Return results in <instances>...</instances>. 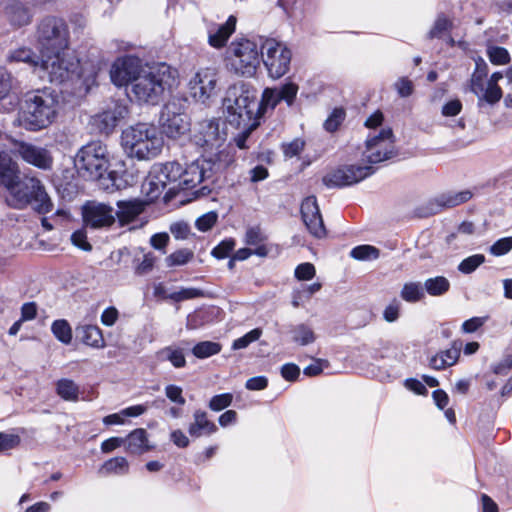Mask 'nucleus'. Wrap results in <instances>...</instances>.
Masks as SVG:
<instances>
[{
    "instance_id": "obj_1",
    "label": "nucleus",
    "mask_w": 512,
    "mask_h": 512,
    "mask_svg": "<svg viewBox=\"0 0 512 512\" xmlns=\"http://www.w3.org/2000/svg\"><path fill=\"white\" fill-rule=\"evenodd\" d=\"M59 97L51 88L29 91L24 95L18 113V120L28 131H40L50 126L56 119Z\"/></svg>"
},
{
    "instance_id": "obj_2",
    "label": "nucleus",
    "mask_w": 512,
    "mask_h": 512,
    "mask_svg": "<svg viewBox=\"0 0 512 512\" xmlns=\"http://www.w3.org/2000/svg\"><path fill=\"white\" fill-rule=\"evenodd\" d=\"M176 74L177 71L164 62L148 66L136 78L131 92L139 103L158 105L175 85Z\"/></svg>"
},
{
    "instance_id": "obj_3",
    "label": "nucleus",
    "mask_w": 512,
    "mask_h": 512,
    "mask_svg": "<svg viewBox=\"0 0 512 512\" xmlns=\"http://www.w3.org/2000/svg\"><path fill=\"white\" fill-rule=\"evenodd\" d=\"M226 121L235 128L249 125L257 128L260 124L256 115V90L247 83H239L230 87L223 101Z\"/></svg>"
},
{
    "instance_id": "obj_4",
    "label": "nucleus",
    "mask_w": 512,
    "mask_h": 512,
    "mask_svg": "<svg viewBox=\"0 0 512 512\" xmlns=\"http://www.w3.org/2000/svg\"><path fill=\"white\" fill-rule=\"evenodd\" d=\"M121 144L128 156L150 160L161 153L164 141L155 125L137 123L122 131Z\"/></svg>"
},
{
    "instance_id": "obj_5",
    "label": "nucleus",
    "mask_w": 512,
    "mask_h": 512,
    "mask_svg": "<svg viewBox=\"0 0 512 512\" xmlns=\"http://www.w3.org/2000/svg\"><path fill=\"white\" fill-rule=\"evenodd\" d=\"M5 188L9 192L7 202L13 208L22 209L30 205L39 214H47L53 209V203L43 184L35 177L21 179L18 174V178Z\"/></svg>"
},
{
    "instance_id": "obj_6",
    "label": "nucleus",
    "mask_w": 512,
    "mask_h": 512,
    "mask_svg": "<svg viewBox=\"0 0 512 512\" xmlns=\"http://www.w3.org/2000/svg\"><path fill=\"white\" fill-rule=\"evenodd\" d=\"M78 173L89 180H107L111 182L112 187L119 188L116 183V173L108 171L109 154L105 144L100 141L90 142L78 151L74 160Z\"/></svg>"
},
{
    "instance_id": "obj_7",
    "label": "nucleus",
    "mask_w": 512,
    "mask_h": 512,
    "mask_svg": "<svg viewBox=\"0 0 512 512\" xmlns=\"http://www.w3.org/2000/svg\"><path fill=\"white\" fill-rule=\"evenodd\" d=\"M225 63L237 76L254 77L261 63V46L247 38L234 39L226 50Z\"/></svg>"
},
{
    "instance_id": "obj_8",
    "label": "nucleus",
    "mask_w": 512,
    "mask_h": 512,
    "mask_svg": "<svg viewBox=\"0 0 512 512\" xmlns=\"http://www.w3.org/2000/svg\"><path fill=\"white\" fill-rule=\"evenodd\" d=\"M38 72L41 78L47 77L49 82L62 84L79 77L80 62L69 52H49L41 54Z\"/></svg>"
},
{
    "instance_id": "obj_9",
    "label": "nucleus",
    "mask_w": 512,
    "mask_h": 512,
    "mask_svg": "<svg viewBox=\"0 0 512 512\" xmlns=\"http://www.w3.org/2000/svg\"><path fill=\"white\" fill-rule=\"evenodd\" d=\"M36 40L40 53L69 49V28L64 19L46 16L37 25Z\"/></svg>"
},
{
    "instance_id": "obj_10",
    "label": "nucleus",
    "mask_w": 512,
    "mask_h": 512,
    "mask_svg": "<svg viewBox=\"0 0 512 512\" xmlns=\"http://www.w3.org/2000/svg\"><path fill=\"white\" fill-rule=\"evenodd\" d=\"M219 164L211 158H205L203 156L187 164L186 168L183 169L182 184L183 189H194L198 184L204 183L198 190L193 192L195 197L208 196L212 192V187L208 184L212 181Z\"/></svg>"
},
{
    "instance_id": "obj_11",
    "label": "nucleus",
    "mask_w": 512,
    "mask_h": 512,
    "mask_svg": "<svg viewBox=\"0 0 512 512\" xmlns=\"http://www.w3.org/2000/svg\"><path fill=\"white\" fill-rule=\"evenodd\" d=\"M261 61L267 69L269 77L279 79L290 69L292 52L282 42L273 38H260Z\"/></svg>"
},
{
    "instance_id": "obj_12",
    "label": "nucleus",
    "mask_w": 512,
    "mask_h": 512,
    "mask_svg": "<svg viewBox=\"0 0 512 512\" xmlns=\"http://www.w3.org/2000/svg\"><path fill=\"white\" fill-rule=\"evenodd\" d=\"M394 134L391 128H383L366 140L364 159L370 164H378L396 155Z\"/></svg>"
},
{
    "instance_id": "obj_13",
    "label": "nucleus",
    "mask_w": 512,
    "mask_h": 512,
    "mask_svg": "<svg viewBox=\"0 0 512 512\" xmlns=\"http://www.w3.org/2000/svg\"><path fill=\"white\" fill-rule=\"evenodd\" d=\"M159 124L169 138H178L190 129V122L182 106L176 101H170L161 109Z\"/></svg>"
},
{
    "instance_id": "obj_14",
    "label": "nucleus",
    "mask_w": 512,
    "mask_h": 512,
    "mask_svg": "<svg viewBox=\"0 0 512 512\" xmlns=\"http://www.w3.org/2000/svg\"><path fill=\"white\" fill-rule=\"evenodd\" d=\"M374 173L372 166L342 165L327 173L322 182L328 188H343L359 183Z\"/></svg>"
},
{
    "instance_id": "obj_15",
    "label": "nucleus",
    "mask_w": 512,
    "mask_h": 512,
    "mask_svg": "<svg viewBox=\"0 0 512 512\" xmlns=\"http://www.w3.org/2000/svg\"><path fill=\"white\" fill-rule=\"evenodd\" d=\"M472 198L470 190L448 191L429 199L416 209V215L427 218L442 212L444 209L453 208L469 201Z\"/></svg>"
},
{
    "instance_id": "obj_16",
    "label": "nucleus",
    "mask_w": 512,
    "mask_h": 512,
    "mask_svg": "<svg viewBox=\"0 0 512 512\" xmlns=\"http://www.w3.org/2000/svg\"><path fill=\"white\" fill-rule=\"evenodd\" d=\"M128 112V106L125 103L114 101L107 109L91 117V129L95 133L108 136L128 115Z\"/></svg>"
},
{
    "instance_id": "obj_17",
    "label": "nucleus",
    "mask_w": 512,
    "mask_h": 512,
    "mask_svg": "<svg viewBox=\"0 0 512 512\" xmlns=\"http://www.w3.org/2000/svg\"><path fill=\"white\" fill-rule=\"evenodd\" d=\"M143 70L139 57L126 55L114 61L110 70V78L118 87L127 86L129 83L133 85Z\"/></svg>"
},
{
    "instance_id": "obj_18",
    "label": "nucleus",
    "mask_w": 512,
    "mask_h": 512,
    "mask_svg": "<svg viewBox=\"0 0 512 512\" xmlns=\"http://www.w3.org/2000/svg\"><path fill=\"white\" fill-rule=\"evenodd\" d=\"M82 217L87 228H108L115 222V210L107 204L90 201L83 205Z\"/></svg>"
},
{
    "instance_id": "obj_19",
    "label": "nucleus",
    "mask_w": 512,
    "mask_h": 512,
    "mask_svg": "<svg viewBox=\"0 0 512 512\" xmlns=\"http://www.w3.org/2000/svg\"><path fill=\"white\" fill-rule=\"evenodd\" d=\"M153 168L157 172L161 179L167 186V191L164 194L163 200L165 203L170 202L174 199L180 191L183 189L182 175L183 167L177 161H171L166 163H160L153 165Z\"/></svg>"
},
{
    "instance_id": "obj_20",
    "label": "nucleus",
    "mask_w": 512,
    "mask_h": 512,
    "mask_svg": "<svg viewBox=\"0 0 512 512\" xmlns=\"http://www.w3.org/2000/svg\"><path fill=\"white\" fill-rule=\"evenodd\" d=\"M15 152L26 163L41 170H50L53 165V157L46 148L35 146L25 141H13Z\"/></svg>"
},
{
    "instance_id": "obj_21",
    "label": "nucleus",
    "mask_w": 512,
    "mask_h": 512,
    "mask_svg": "<svg viewBox=\"0 0 512 512\" xmlns=\"http://www.w3.org/2000/svg\"><path fill=\"white\" fill-rule=\"evenodd\" d=\"M217 83V71L215 68L200 69L190 80L189 87L192 96L205 103L215 92Z\"/></svg>"
},
{
    "instance_id": "obj_22",
    "label": "nucleus",
    "mask_w": 512,
    "mask_h": 512,
    "mask_svg": "<svg viewBox=\"0 0 512 512\" xmlns=\"http://www.w3.org/2000/svg\"><path fill=\"white\" fill-rule=\"evenodd\" d=\"M302 220L308 231L316 238H322L326 235L323 218L314 195L306 197L301 203Z\"/></svg>"
},
{
    "instance_id": "obj_23",
    "label": "nucleus",
    "mask_w": 512,
    "mask_h": 512,
    "mask_svg": "<svg viewBox=\"0 0 512 512\" xmlns=\"http://www.w3.org/2000/svg\"><path fill=\"white\" fill-rule=\"evenodd\" d=\"M194 139L195 143L205 150H213L218 149L225 141V133L220 132L217 122L210 120L200 124Z\"/></svg>"
},
{
    "instance_id": "obj_24",
    "label": "nucleus",
    "mask_w": 512,
    "mask_h": 512,
    "mask_svg": "<svg viewBox=\"0 0 512 512\" xmlns=\"http://www.w3.org/2000/svg\"><path fill=\"white\" fill-rule=\"evenodd\" d=\"M461 348L460 340L453 341L449 349L440 351L430 358V367L435 370H443L455 365L459 359Z\"/></svg>"
},
{
    "instance_id": "obj_25",
    "label": "nucleus",
    "mask_w": 512,
    "mask_h": 512,
    "mask_svg": "<svg viewBox=\"0 0 512 512\" xmlns=\"http://www.w3.org/2000/svg\"><path fill=\"white\" fill-rule=\"evenodd\" d=\"M194 421L188 427V433L193 438L211 435L217 432V425L208 419L207 412L197 409L193 413Z\"/></svg>"
},
{
    "instance_id": "obj_26",
    "label": "nucleus",
    "mask_w": 512,
    "mask_h": 512,
    "mask_svg": "<svg viewBox=\"0 0 512 512\" xmlns=\"http://www.w3.org/2000/svg\"><path fill=\"white\" fill-rule=\"evenodd\" d=\"M5 14L12 26L29 25L33 18L32 10L20 1H14L5 7Z\"/></svg>"
},
{
    "instance_id": "obj_27",
    "label": "nucleus",
    "mask_w": 512,
    "mask_h": 512,
    "mask_svg": "<svg viewBox=\"0 0 512 512\" xmlns=\"http://www.w3.org/2000/svg\"><path fill=\"white\" fill-rule=\"evenodd\" d=\"M236 28V17L231 15L227 21L217 27L215 31L210 30L208 43L214 48H222L226 45L229 37L234 33Z\"/></svg>"
},
{
    "instance_id": "obj_28",
    "label": "nucleus",
    "mask_w": 512,
    "mask_h": 512,
    "mask_svg": "<svg viewBox=\"0 0 512 512\" xmlns=\"http://www.w3.org/2000/svg\"><path fill=\"white\" fill-rule=\"evenodd\" d=\"M117 207L118 210L115 211V219H118L121 226L134 221L144 209L143 204L137 200L118 201Z\"/></svg>"
},
{
    "instance_id": "obj_29",
    "label": "nucleus",
    "mask_w": 512,
    "mask_h": 512,
    "mask_svg": "<svg viewBox=\"0 0 512 512\" xmlns=\"http://www.w3.org/2000/svg\"><path fill=\"white\" fill-rule=\"evenodd\" d=\"M125 440L126 450L131 454L141 455L153 448L148 444V434L143 428L133 430Z\"/></svg>"
},
{
    "instance_id": "obj_30",
    "label": "nucleus",
    "mask_w": 512,
    "mask_h": 512,
    "mask_svg": "<svg viewBox=\"0 0 512 512\" xmlns=\"http://www.w3.org/2000/svg\"><path fill=\"white\" fill-rule=\"evenodd\" d=\"M18 174L20 170L17 162L7 151L0 150V186L10 185L14 179L18 178Z\"/></svg>"
},
{
    "instance_id": "obj_31",
    "label": "nucleus",
    "mask_w": 512,
    "mask_h": 512,
    "mask_svg": "<svg viewBox=\"0 0 512 512\" xmlns=\"http://www.w3.org/2000/svg\"><path fill=\"white\" fill-rule=\"evenodd\" d=\"M77 336L82 343L92 348L100 349L105 346L102 330L96 325H82L76 328Z\"/></svg>"
},
{
    "instance_id": "obj_32",
    "label": "nucleus",
    "mask_w": 512,
    "mask_h": 512,
    "mask_svg": "<svg viewBox=\"0 0 512 512\" xmlns=\"http://www.w3.org/2000/svg\"><path fill=\"white\" fill-rule=\"evenodd\" d=\"M167 191V186L152 167L148 176L142 184V192L146 195L148 201L153 202L157 200L163 192Z\"/></svg>"
},
{
    "instance_id": "obj_33",
    "label": "nucleus",
    "mask_w": 512,
    "mask_h": 512,
    "mask_svg": "<svg viewBox=\"0 0 512 512\" xmlns=\"http://www.w3.org/2000/svg\"><path fill=\"white\" fill-rule=\"evenodd\" d=\"M40 59L41 56H38L31 48L28 47H19L12 50L7 56L8 62L25 63L34 68V71L36 72H38L39 69Z\"/></svg>"
},
{
    "instance_id": "obj_34",
    "label": "nucleus",
    "mask_w": 512,
    "mask_h": 512,
    "mask_svg": "<svg viewBox=\"0 0 512 512\" xmlns=\"http://www.w3.org/2000/svg\"><path fill=\"white\" fill-rule=\"evenodd\" d=\"M56 393L64 401L77 402L80 395V387L72 379L61 378L56 382Z\"/></svg>"
},
{
    "instance_id": "obj_35",
    "label": "nucleus",
    "mask_w": 512,
    "mask_h": 512,
    "mask_svg": "<svg viewBox=\"0 0 512 512\" xmlns=\"http://www.w3.org/2000/svg\"><path fill=\"white\" fill-rule=\"evenodd\" d=\"M129 472V463L125 457H114L103 463L98 473L101 476L126 475Z\"/></svg>"
},
{
    "instance_id": "obj_36",
    "label": "nucleus",
    "mask_w": 512,
    "mask_h": 512,
    "mask_svg": "<svg viewBox=\"0 0 512 512\" xmlns=\"http://www.w3.org/2000/svg\"><path fill=\"white\" fill-rule=\"evenodd\" d=\"M488 70V65L485 60L478 57L475 60V70L470 78V91L472 93L482 91V87H484V82L488 75Z\"/></svg>"
},
{
    "instance_id": "obj_37",
    "label": "nucleus",
    "mask_w": 512,
    "mask_h": 512,
    "mask_svg": "<svg viewBox=\"0 0 512 512\" xmlns=\"http://www.w3.org/2000/svg\"><path fill=\"white\" fill-rule=\"evenodd\" d=\"M280 103L274 88H265L262 92L261 100L257 101L256 115L259 119L268 111H273Z\"/></svg>"
},
{
    "instance_id": "obj_38",
    "label": "nucleus",
    "mask_w": 512,
    "mask_h": 512,
    "mask_svg": "<svg viewBox=\"0 0 512 512\" xmlns=\"http://www.w3.org/2000/svg\"><path fill=\"white\" fill-rule=\"evenodd\" d=\"M289 332L292 334V340L301 346L309 345L316 339L312 328L304 323L291 326Z\"/></svg>"
},
{
    "instance_id": "obj_39",
    "label": "nucleus",
    "mask_w": 512,
    "mask_h": 512,
    "mask_svg": "<svg viewBox=\"0 0 512 512\" xmlns=\"http://www.w3.org/2000/svg\"><path fill=\"white\" fill-rule=\"evenodd\" d=\"M424 289L431 296H442L450 289V282L444 276L428 278L424 282Z\"/></svg>"
},
{
    "instance_id": "obj_40",
    "label": "nucleus",
    "mask_w": 512,
    "mask_h": 512,
    "mask_svg": "<svg viewBox=\"0 0 512 512\" xmlns=\"http://www.w3.org/2000/svg\"><path fill=\"white\" fill-rule=\"evenodd\" d=\"M51 331L54 337L65 345H69L72 341V328L67 320L58 319L53 321Z\"/></svg>"
},
{
    "instance_id": "obj_41",
    "label": "nucleus",
    "mask_w": 512,
    "mask_h": 512,
    "mask_svg": "<svg viewBox=\"0 0 512 512\" xmlns=\"http://www.w3.org/2000/svg\"><path fill=\"white\" fill-rule=\"evenodd\" d=\"M273 88L276 90L280 102L284 101L289 107L294 104L299 90V87L296 83L287 80L280 84L278 87Z\"/></svg>"
},
{
    "instance_id": "obj_42",
    "label": "nucleus",
    "mask_w": 512,
    "mask_h": 512,
    "mask_svg": "<svg viewBox=\"0 0 512 512\" xmlns=\"http://www.w3.org/2000/svg\"><path fill=\"white\" fill-rule=\"evenodd\" d=\"M221 349L222 346L218 342L201 341L192 348V353L198 359H205L220 353Z\"/></svg>"
},
{
    "instance_id": "obj_43",
    "label": "nucleus",
    "mask_w": 512,
    "mask_h": 512,
    "mask_svg": "<svg viewBox=\"0 0 512 512\" xmlns=\"http://www.w3.org/2000/svg\"><path fill=\"white\" fill-rule=\"evenodd\" d=\"M478 97V106L480 107L483 102L494 105L502 98V89L500 86L487 84V87H482V91L474 93Z\"/></svg>"
},
{
    "instance_id": "obj_44",
    "label": "nucleus",
    "mask_w": 512,
    "mask_h": 512,
    "mask_svg": "<svg viewBox=\"0 0 512 512\" xmlns=\"http://www.w3.org/2000/svg\"><path fill=\"white\" fill-rule=\"evenodd\" d=\"M401 298L409 303L420 301L424 297L423 286L420 282H408L403 285Z\"/></svg>"
},
{
    "instance_id": "obj_45",
    "label": "nucleus",
    "mask_w": 512,
    "mask_h": 512,
    "mask_svg": "<svg viewBox=\"0 0 512 512\" xmlns=\"http://www.w3.org/2000/svg\"><path fill=\"white\" fill-rule=\"evenodd\" d=\"M452 29V22L443 14H439L434 22L433 27L428 32L429 39H440L443 35Z\"/></svg>"
},
{
    "instance_id": "obj_46",
    "label": "nucleus",
    "mask_w": 512,
    "mask_h": 512,
    "mask_svg": "<svg viewBox=\"0 0 512 512\" xmlns=\"http://www.w3.org/2000/svg\"><path fill=\"white\" fill-rule=\"evenodd\" d=\"M379 250L371 245H359L350 251V256L356 260H375L379 257Z\"/></svg>"
},
{
    "instance_id": "obj_47",
    "label": "nucleus",
    "mask_w": 512,
    "mask_h": 512,
    "mask_svg": "<svg viewBox=\"0 0 512 512\" xmlns=\"http://www.w3.org/2000/svg\"><path fill=\"white\" fill-rule=\"evenodd\" d=\"M487 56L494 65H505L511 60L508 50L500 46H488Z\"/></svg>"
},
{
    "instance_id": "obj_48",
    "label": "nucleus",
    "mask_w": 512,
    "mask_h": 512,
    "mask_svg": "<svg viewBox=\"0 0 512 512\" xmlns=\"http://www.w3.org/2000/svg\"><path fill=\"white\" fill-rule=\"evenodd\" d=\"M346 113L343 108H335L325 120L323 127L327 132L333 133L338 130L345 120Z\"/></svg>"
},
{
    "instance_id": "obj_49",
    "label": "nucleus",
    "mask_w": 512,
    "mask_h": 512,
    "mask_svg": "<svg viewBox=\"0 0 512 512\" xmlns=\"http://www.w3.org/2000/svg\"><path fill=\"white\" fill-rule=\"evenodd\" d=\"M484 262L485 256L483 254H474L463 259L458 265V270L463 274H471Z\"/></svg>"
},
{
    "instance_id": "obj_50",
    "label": "nucleus",
    "mask_w": 512,
    "mask_h": 512,
    "mask_svg": "<svg viewBox=\"0 0 512 512\" xmlns=\"http://www.w3.org/2000/svg\"><path fill=\"white\" fill-rule=\"evenodd\" d=\"M193 256L194 253L190 249H179L167 256L166 263L169 267L185 265L193 258Z\"/></svg>"
},
{
    "instance_id": "obj_51",
    "label": "nucleus",
    "mask_w": 512,
    "mask_h": 512,
    "mask_svg": "<svg viewBox=\"0 0 512 512\" xmlns=\"http://www.w3.org/2000/svg\"><path fill=\"white\" fill-rule=\"evenodd\" d=\"M160 355L170 361L175 368H182L186 365L184 353L179 348L166 347L160 352Z\"/></svg>"
},
{
    "instance_id": "obj_52",
    "label": "nucleus",
    "mask_w": 512,
    "mask_h": 512,
    "mask_svg": "<svg viewBox=\"0 0 512 512\" xmlns=\"http://www.w3.org/2000/svg\"><path fill=\"white\" fill-rule=\"evenodd\" d=\"M262 335V329L254 328L242 337L235 339L232 343L233 350H240L248 347L252 342L257 341Z\"/></svg>"
},
{
    "instance_id": "obj_53",
    "label": "nucleus",
    "mask_w": 512,
    "mask_h": 512,
    "mask_svg": "<svg viewBox=\"0 0 512 512\" xmlns=\"http://www.w3.org/2000/svg\"><path fill=\"white\" fill-rule=\"evenodd\" d=\"M232 401L233 395L231 393H222L213 396L208 403V407L212 411L219 412L229 407Z\"/></svg>"
},
{
    "instance_id": "obj_54",
    "label": "nucleus",
    "mask_w": 512,
    "mask_h": 512,
    "mask_svg": "<svg viewBox=\"0 0 512 512\" xmlns=\"http://www.w3.org/2000/svg\"><path fill=\"white\" fill-rule=\"evenodd\" d=\"M235 247V240L232 238L222 240L211 251V255L217 259H225L230 255Z\"/></svg>"
},
{
    "instance_id": "obj_55",
    "label": "nucleus",
    "mask_w": 512,
    "mask_h": 512,
    "mask_svg": "<svg viewBox=\"0 0 512 512\" xmlns=\"http://www.w3.org/2000/svg\"><path fill=\"white\" fill-rule=\"evenodd\" d=\"M512 250V236L498 239L489 248V252L493 256H503Z\"/></svg>"
},
{
    "instance_id": "obj_56",
    "label": "nucleus",
    "mask_w": 512,
    "mask_h": 512,
    "mask_svg": "<svg viewBox=\"0 0 512 512\" xmlns=\"http://www.w3.org/2000/svg\"><path fill=\"white\" fill-rule=\"evenodd\" d=\"M217 219V213L214 211H210L198 217L195 221V226L199 231L206 232L209 231L216 224Z\"/></svg>"
},
{
    "instance_id": "obj_57",
    "label": "nucleus",
    "mask_w": 512,
    "mask_h": 512,
    "mask_svg": "<svg viewBox=\"0 0 512 512\" xmlns=\"http://www.w3.org/2000/svg\"><path fill=\"white\" fill-rule=\"evenodd\" d=\"M183 390L180 386L169 384L165 387V395L166 397L173 403L178 404L180 406L185 405L186 400L183 397Z\"/></svg>"
},
{
    "instance_id": "obj_58",
    "label": "nucleus",
    "mask_w": 512,
    "mask_h": 512,
    "mask_svg": "<svg viewBox=\"0 0 512 512\" xmlns=\"http://www.w3.org/2000/svg\"><path fill=\"white\" fill-rule=\"evenodd\" d=\"M266 240L259 226H253L247 229L245 234V243L250 246L261 244Z\"/></svg>"
},
{
    "instance_id": "obj_59",
    "label": "nucleus",
    "mask_w": 512,
    "mask_h": 512,
    "mask_svg": "<svg viewBox=\"0 0 512 512\" xmlns=\"http://www.w3.org/2000/svg\"><path fill=\"white\" fill-rule=\"evenodd\" d=\"M20 441L18 435L0 432V453L14 449L20 444Z\"/></svg>"
},
{
    "instance_id": "obj_60",
    "label": "nucleus",
    "mask_w": 512,
    "mask_h": 512,
    "mask_svg": "<svg viewBox=\"0 0 512 512\" xmlns=\"http://www.w3.org/2000/svg\"><path fill=\"white\" fill-rule=\"evenodd\" d=\"M12 88V76L6 68L0 67V100L8 96Z\"/></svg>"
},
{
    "instance_id": "obj_61",
    "label": "nucleus",
    "mask_w": 512,
    "mask_h": 512,
    "mask_svg": "<svg viewBox=\"0 0 512 512\" xmlns=\"http://www.w3.org/2000/svg\"><path fill=\"white\" fill-rule=\"evenodd\" d=\"M315 267L312 263L305 262L299 264L295 269V277L300 281H307L315 276Z\"/></svg>"
},
{
    "instance_id": "obj_62",
    "label": "nucleus",
    "mask_w": 512,
    "mask_h": 512,
    "mask_svg": "<svg viewBox=\"0 0 512 512\" xmlns=\"http://www.w3.org/2000/svg\"><path fill=\"white\" fill-rule=\"evenodd\" d=\"M394 87H395L398 95L402 98L409 97L410 95H412V93L414 91L413 83L407 77L399 78L395 82Z\"/></svg>"
},
{
    "instance_id": "obj_63",
    "label": "nucleus",
    "mask_w": 512,
    "mask_h": 512,
    "mask_svg": "<svg viewBox=\"0 0 512 512\" xmlns=\"http://www.w3.org/2000/svg\"><path fill=\"white\" fill-rule=\"evenodd\" d=\"M488 320V316L472 317L462 324L463 333H474L482 327Z\"/></svg>"
},
{
    "instance_id": "obj_64",
    "label": "nucleus",
    "mask_w": 512,
    "mask_h": 512,
    "mask_svg": "<svg viewBox=\"0 0 512 512\" xmlns=\"http://www.w3.org/2000/svg\"><path fill=\"white\" fill-rule=\"evenodd\" d=\"M281 376L289 382L296 381L300 376V368L294 363H286L280 369Z\"/></svg>"
}]
</instances>
